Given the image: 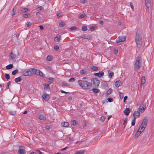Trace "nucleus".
I'll use <instances>...</instances> for the list:
<instances>
[{
	"label": "nucleus",
	"instance_id": "nucleus-33",
	"mask_svg": "<svg viewBox=\"0 0 154 154\" xmlns=\"http://www.w3.org/2000/svg\"><path fill=\"white\" fill-rule=\"evenodd\" d=\"M29 11V10L27 8H23L21 10V11L23 13Z\"/></svg>",
	"mask_w": 154,
	"mask_h": 154
},
{
	"label": "nucleus",
	"instance_id": "nucleus-25",
	"mask_svg": "<svg viewBox=\"0 0 154 154\" xmlns=\"http://www.w3.org/2000/svg\"><path fill=\"white\" fill-rule=\"evenodd\" d=\"M22 80V79L21 77H18V78H16L14 79V81L16 83L18 82H20Z\"/></svg>",
	"mask_w": 154,
	"mask_h": 154
},
{
	"label": "nucleus",
	"instance_id": "nucleus-51",
	"mask_svg": "<svg viewBox=\"0 0 154 154\" xmlns=\"http://www.w3.org/2000/svg\"><path fill=\"white\" fill-rule=\"evenodd\" d=\"M95 27L94 26H92L90 27V29L91 30H94L95 29Z\"/></svg>",
	"mask_w": 154,
	"mask_h": 154
},
{
	"label": "nucleus",
	"instance_id": "nucleus-62",
	"mask_svg": "<svg viewBox=\"0 0 154 154\" xmlns=\"http://www.w3.org/2000/svg\"><path fill=\"white\" fill-rule=\"evenodd\" d=\"M127 96H125L124 98V102L125 103V100L127 99Z\"/></svg>",
	"mask_w": 154,
	"mask_h": 154
},
{
	"label": "nucleus",
	"instance_id": "nucleus-48",
	"mask_svg": "<svg viewBox=\"0 0 154 154\" xmlns=\"http://www.w3.org/2000/svg\"><path fill=\"white\" fill-rule=\"evenodd\" d=\"M130 5L133 11H134V6L132 4L131 2L130 3Z\"/></svg>",
	"mask_w": 154,
	"mask_h": 154
},
{
	"label": "nucleus",
	"instance_id": "nucleus-1",
	"mask_svg": "<svg viewBox=\"0 0 154 154\" xmlns=\"http://www.w3.org/2000/svg\"><path fill=\"white\" fill-rule=\"evenodd\" d=\"M148 122L147 117H145L143 119L140 127L138 128L135 135L136 137H138L141 134L144 130L146 127Z\"/></svg>",
	"mask_w": 154,
	"mask_h": 154
},
{
	"label": "nucleus",
	"instance_id": "nucleus-5",
	"mask_svg": "<svg viewBox=\"0 0 154 154\" xmlns=\"http://www.w3.org/2000/svg\"><path fill=\"white\" fill-rule=\"evenodd\" d=\"M90 83L91 84V86H92L94 87H97L100 84V81L97 78H93L91 80Z\"/></svg>",
	"mask_w": 154,
	"mask_h": 154
},
{
	"label": "nucleus",
	"instance_id": "nucleus-56",
	"mask_svg": "<svg viewBox=\"0 0 154 154\" xmlns=\"http://www.w3.org/2000/svg\"><path fill=\"white\" fill-rule=\"evenodd\" d=\"M23 16L25 18H27L28 17V14H24L23 15Z\"/></svg>",
	"mask_w": 154,
	"mask_h": 154
},
{
	"label": "nucleus",
	"instance_id": "nucleus-17",
	"mask_svg": "<svg viewBox=\"0 0 154 154\" xmlns=\"http://www.w3.org/2000/svg\"><path fill=\"white\" fill-rule=\"evenodd\" d=\"M69 125V123L67 122H63L61 124V126L64 127H67Z\"/></svg>",
	"mask_w": 154,
	"mask_h": 154
},
{
	"label": "nucleus",
	"instance_id": "nucleus-63",
	"mask_svg": "<svg viewBox=\"0 0 154 154\" xmlns=\"http://www.w3.org/2000/svg\"><path fill=\"white\" fill-rule=\"evenodd\" d=\"M60 91L62 93H66V94H67V93H68L67 92H66L63 90H61Z\"/></svg>",
	"mask_w": 154,
	"mask_h": 154
},
{
	"label": "nucleus",
	"instance_id": "nucleus-57",
	"mask_svg": "<svg viewBox=\"0 0 154 154\" xmlns=\"http://www.w3.org/2000/svg\"><path fill=\"white\" fill-rule=\"evenodd\" d=\"M127 121V118H126L125 119V120L124 121L123 125H125L126 122Z\"/></svg>",
	"mask_w": 154,
	"mask_h": 154
},
{
	"label": "nucleus",
	"instance_id": "nucleus-45",
	"mask_svg": "<svg viewBox=\"0 0 154 154\" xmlns=\"http://www.w3.org/2000/svg\"><path fill=\"white\" fill-rule=\"evenodd\" d=\"M62 84L63 86H69V84L66 82H62Z\"/></svg>",
	"mask_w": 154,
	"mask_h": 154
},
{
	"label": "nucleus",
	"instance_id": "nucleus-22",
	"mask_svg": "<svg viewBox=\"0 0 154 154\" xmlns=\"http://www.w3.org/2000/svg\"><path fill=\"white\" fill-rule=\"evenodd\" d=\"M85 152V150H82L76 151L74 154H84Z\"/></svg>",
	"mask_w": 154,
	"mask_h": 154
},
{
	"label": "nucleus",
	"instance_id": "nucleus-8",
	"mask_svg": "<svg viewBox=\"0 0 154 154\" xmlns=\"http://www.w3.org/2000/svg\"><path fill=\"white\" fill-rule=\"evenodd\" d=\"M126 38V37L125 36H119L118 38L116 40V42L117 43L119 42H124Z\"/></svg>",
	"mask_w": 154,
	"mask_h": 154
},
{
	"label": "nucleus",
	"instance_id": "nucleus-12",
	"mask_svg": "<svg viewBox=\"0 0 154 154\" xmlns=\"http://www.w3.org/2000/svg\"><path fill=\"white\" fill-rule=\"evenodd\" d=\"M32 74H39L40 71L39 70H37L34 68H32Z\"/></svg>",
	"mask_w": 154,
	"mask_h": 154
},
{
	"label": "nucleus",
	"instance_id": "nucleus-26",
	"mask_svg": "<svg viewBox=\"0 0 154 154\" xmlns=\"http://www.w3.org/2000/svg\"><path fill=\"white\" fill-rule=\"evenodd\" d=\"M92 91L94 93H96L100 92V90L97 88H93L92 89Z\"/></svg>",
	"mask_w": 154,
	"mask_h": 154
},
{
	"label": "nucleus",
	"instance_id": "nucleus-39",
	"mask_svg": "<svg viewBox=\"0 0 154 154\" xmlns=\"http://www.w3.org/2000/svg\"><path fill=\"white\" fill-rule=\"evenodd\" d=\"M48 80L51 83H52L54 80V78L51 77H49L48 79Z\"/></svg>",
	"mask_w": 154,
	"mask_h": 154
},
{
	"label": "nucleus",
	"instance_id": "nucleus-37",
	"mask_svg": "<svg viewBox=\"0 0 154 154\" xmlns=\"http://www.w3.org/2000/svg\"><path fill=\"white\" fill-rule=\"evenodd\" d=\"M16 112L15 111H10V114L12 115H14L16 114Z\"/></svg>",
	"mask_w": 154,
	"mask_h": 154
},
{
	"label": "nucleus",
	"instance_id": "nucleus-43",
	"mask_svg": "<svg viewBox=\"0 0 154 154\" xmlns=\"http://www.w3.org/2000/svg\"><path fill=\"white\" fill-rule=\"evenodd\" d=\"M75 79L74 78H71L69 80V82H72L74 81Z\"/></svg>",
	"mask_w": 154,
	"mask_h": 154
},
{
	"label": "nucleus",
	"instance_id": "nucleus-18",
	"mask_svg": "<svg viewBox=\"0 0 154 154\" xmlns=\"http://www.w3.org/2000/svg\"><path fill=\"white\" fill-rule=\"evenodd\" d=\"M11 59L12 60L16 58V55L15 54L13 53L12 51H11L9 53Z\"/></svg>",
	"mask_w": 154,
	"mask_h": 154
},
{
	"label": "nucleus",
	"instance_id": "nucleus-24",
	"mask_svg": "<svg viewBox=\"0 0 154 154\" xmlns=\"http://www.w3.org/2000/svg\"><path fill=\"white\" fill-rule=\"evenodd\" d=\"M87 70L85 69H83L82 70H81L80 71V73L81 75L83 74H86L87 73Z\"/></svg>",
	"mask_w": 154,
	"mask_h": 154
},
{
	"label": "nucleus",
	"instance_id": "nucleus-41",
	"mask_svg": "<svg viewBox=\"0 0 154 154\" xmlns=\"http://www.w3.org/2000/svg\"><path fill=\"white\" fill-rule=\"evenodd\" d=\"M5 78L7 79H8L10 78V75L9 74L7 73H5Z\"/></svg>",
	"mask_w": 154,
	"mask_h": 154
},
{
	"label": "nucleus",
	"instance_id": "nucleus-32",
	"mask_svg": "<svg viewBox=\"0 0 154 154\" xmlns=\"http://www.w3.org/2000/svg\"><path fill=\"white\" fill-rule=\"evenodd\" d=\"M91 69L94 71H96L98 70V68L96 66H92L91 67Z\"/></svg>",
	"mask_w": 154,
	"mask_h": 154
},
{
	"label": "nucleus",
	"instance_id": "nucleus-28",
	"mask_svg": "<svg viewBox=\"0 0 154 154\" xmlns=\"http://www.w3.org/2000/svg\"><path fill=\"white\" fill-rule=\"evenodd\" d=\"M13 67L12 64H10L6 66V68L7 69H10L12 68Z\"/></svg>",
	"mask_w": 154,
	"mask_h": 154
},
{
	"label": "nucleus",
	"instance_id": "nucleus-31",
	"mask_svg": "<svg viewBox=\"0 0 154 154\" xmlns=\"http://www.w3.org/2000/svg\"><path fill=\"white\" fill-rule=\"evenodd\" d=\"M18 70L17 69H16L12 72V74L13 75H14L18 73Z\"/></svg>",
	"mask_w": 154,
	"mask_h": 154
},
{
	"label": "nucleus",
	"instance_id": "nucleus-9",
	"mask_svg": "<svg viewBox=\"0 0 154 154\" xmlns=\"http://www.w3.org/2000/svg\"><path fill=\"white\" fill-rule=\"evenodd\" d=\"M140 112L138 110H137V111L134 112L133 114L134 118L136 119L137 118L140 117Z\"/></svg>",
	"mask_w": 154,
	"mask_h": 154
},
{
	"label": "nucleus",
	"instance_id": "nucleus-14",
	"mask_svg": "<svg viewBox=\"0 0 154 154\" xmlns=\"http://www.w3.org/2000/svg\"><path fill=\"white\" fill-rule=\"evenodd\" d=\"M122 84V82L120 81L119 80L116 81L115 83V85L117 87H119Z\"/></svg>",
	"mask_w": 154,
	"mask_h": 154
},
{
	"label": "nucleus",
	"instance_id": "nucleus-42",
	"mask_svg": "<svg viewBox=\"0 0 154 154\" xmlns=\"http://www.w3.org/2000/svg\"><path fill=\"white\" fill-rule=\"evenodd\" d=\"M135 120L136 119H134L133 120H132V122H131V125L132 126H133L134 125L135 123Z\"/></svg>",
	"mask_w": 154,
	"mask_h": 154
},
{
	"label": "nucleus",
	"instance_id": "nucleus-20",
	"mask_svg": "<svg viewBox=\"0 0 154 154\" xmlns=\"http://www.w3.org/2000/svg\"><path fill=\"white\" fill-rule=\"evenodd\" d=\"M39 119L42 120H45L46 117L44 115L42 114H39L38 116Z\"/></svg>",
	"mask_w": 154,
	"mask_h": 154
},
{
	"label": "nucleus",
	"instance_id": "nucleus-40",
	"mask_svg": "<svg viewBox=\"0 0 154 154\" xmlns=\"http://www.w3.org/2000/svg\"><path fill=\"white\" fill-rule=\"evenodd\" d=\"M114 73L113 72H111L109 74V77L110 78H111L113 76Z\"/></svg>",
	"mask_w": 154,
	"mask_h": 154
},
{
	"label": "nucleus",
	"instance_id": "nucleus-44",
	"mask_svg": "<svg viewBox=\"0 0 154 154\" xmlns=\"http://www.w3.org/2000/svg\"><path fill=\"white\" fill-rule=\"evenodd\" d=\"M118 52V50L117 48H114V53L115 54H117Z\"/></svg>",
	"mask_w": 154,
	"mask_h": 154
},
{
	"label": "nucleus",
	"instance_id": "nucleus-34",
	"mask_svg": "<svg viewBox=\"0 0 154 154\" xmlns=\"http://www.w3.org/2000/svg\"><path fill=\"white\" fill-rule=\"evenodd\" d=\"M65 25V23L63 22H62L59 23V26L60 27H63Z\"/></svg>",
	"mask_w": 154,
	"mask_h": 154
},
{
	"label": "nucleus",
	"instance_id": "nucleus-60",
	"mask_svg": "<svg viewBox=\"0 0 154 154\" xmlns=\"http://www.w3.org/2000/svg\"><path fill=\"white\" fill-rule=\"evenodd\" d=\"M31 23L30 22H28L27 23V24H26L27 26V27H29L31 25Z\"/></svg>",
	"mask_w": 154,
	"mask_h": 154
},
{
	"label": "nucleus",
	"instance_id": "nucleus-16",
	"mask_svg": "<svg viewBox=\"0 0 154 154\" xmlns=\"http://www.w3.org/2000/svg\"><path fill=\"white\" fill-rule=\"evenodd\" d=\"M61 39V36L59 35H57V36L54 38V40L55 42H59Z\"/></svg>",
	"mask_w": 154,
	"mask_h": 154
},
{
	"label": "nucleus",
	"instance_id": "nucleus-7",
	"mask_svg": "<svg viewBox=\"0 0 154 154\" xmlns=\"http://www.w3.org/2000/svg\"><path fill=\"white\" fill-rule=\"evenodd\" d=\"M146 103H143L141 105H140L139 108L137 110L140 111V112H144L146 108Z\"/></svg>",
	"mask_w": 154,
	"mask_h": 154
},
{
	"label": "nucleus",
	"instance_id": "nucleus-19",
	"mask_svg": "<svg viewBox=\"0 0 154 154\" xmlns=\"http://www.w3.org/2000/svg\"><path fill=\"white\" fill-rule=\"evenodd\" d=\"M83 38L90 39L91 38V36L87 35H83L80 37Z\"/></svg>",
	"mask_w": 154,
	"mask_h": 154
},
{
	"label": "nucleus",
	"instance_id": "nucleus-15",
	"mask_svg": "<svg viewBox=\"0 0 154 154\" xmlns=\"http://www.w3.org/2000/svg\"><path fill=\"white\" fill-rule=\"evenodd\" d=\"M130 112L131 110L130 109L128 108H126V109L124 111V112L125 115L128 116L129 115Z\"/></svg>",
	"mask_w": 154,
	"mask_h": 154
},
{
	"label": "nucleus",
	"instance_id": "nucleus-35",
	"mask_svg": "<svg viewBox=\"0 0 154 154\" xmlns=\"http://www.w3.org/2000/svg\"><path fill=\"white\" fill-rule=\"evenodd\" d=\"M119 97H120V98L121 99H122L123 97H124L123 94L122 93L119 92Z\"/></svg>",
	"mask_w": 154,
	"mask_h": 154
},
{
	"label": "nucleus",
	"instance_id": "nucleus-6",
	"mask_svg": "<svg viewBox=\"0 0 154 154\" xmlns=\"http://www.w3.org/2000/svg\"><path fill=\"white\" fill-rule=\"evenodd\" d=\"M32 68L25 69L22 72V73L23 75L27 76L31 75L32 74Z\"/></svg>",
	"mask_w": 154,
	"mask_h": 154
},
{
	"label": "nucleus",
	"instance_id": "nucleus-13",
	"mask_svg": "<svg viewBox=\"0 0 154 154\" xmlns=\"http://www.w3.org/2000/svg\"><path fill=\"white\" fill-rule=\"evenodd\" d=\"M94 75L95 76H97L100 77L103 75L104 72L103 71H101L99 72L95 73Z\"/></svg>",
	"mask_w": 154,
	"mask_h": 154
},
{
	"label": "nucleus",
	"instance_id": "nucleus-21",
	"mask_svg": "<svg viewBox=\"0 0 154 154\" xmlns=\"http://www.w3.org/2000/svg\"><path fill=\"white\" fill-rule=\"evenodd\" d=\"M25 151L24 149H20L18 151V154H24Z\"/></svg>",
	"mask_w": 154,
	"mask_h": 154
},
{
	"label": "nucleus",
	"instance_id": "nucleus-50",
	"mask_svg": "<svg viewBox=\"0 0 154 154\" xmlns=\"http://www.w3.org/2000/svg\"><path fill=\"white\" fill-rule=\"evenodd\" d=\"M57 16L58 17H61L62 15L61 13H59L57 14Z\"/></svg>",
	"mask_w": 154,
	"mask_h": 154
},
{
	"label": "nucleus",
	"instance_id": "nucleus-55",
	"mask_svg": "<svg viewBox=\"0 0 154 154\" xmlns=\"http://www.w3.org/2000/svg\"><path fill=\"white\" fill-rule=\"evenodd\" d=\"M76 28V27L73 26V27L70 28V29L71 30H73L75 29Z\"/></svg>",
	"mask_w": 154,
	"mask_h": 154
},
{
	"label": "nucleus",
	"instance_id": "nucleus-58",
	"mask_svg": "<svg viewBox=\"0 0 154 154\" xmlns=\"http://www.w3.org/2000/svg\"><path fill=\"white\" fill-rule=\"evenodd\" d=\"M81 1L83 4H85L86 2L87 1L86 0H81Z\"/></svg>",
	"mask_w": 154,
	"mask_h": 154
},
{
	"label": "nucleus",
	"instance_id": "nucleus-59",
	"mask_svg": "<svg viewBox=\"0 0 154 154\" xmlns=\"http://www.w3.org/2000/svg\"><path fill=\"white\" fill-rule=\"evenodd\" d=\"M108 100L109 102H111L113 101V99L111 98H109L108 99Z\"/></svg>",
	"mask_w": 154,
	"mask_h": 154
},
{
	"label": "nucleus",
	"instance_id": "nucleus-27",
	"mask_svg": "<svg viewBox=\"0 0 154 154\" xmlns=\"http://www.w3.org/2000/svg\"><path fill=\"white\" fill-rule=\"evenodd\" d=\"M141 83L143 85L145 83V76H143L142 77L141 80Z\"/></svg>",
	"mask_w": 154,
	"mask_h": 154
},
{
	"label": "nucleus",
	"instance_id": "nucleus-23",
	"mask_svg": "<svg viewBox=\"0 0 154 154\" xmlns=\"http://www.w3.org/2000/svg\"><path fill=\"white\" fill-rule=\"evenodd\" d=\"M146 5L148 11L149 10V8L151 6L150 2H146Z\"/></svg>",
	"mask_w": 154,
	"mask_h": 154
},
{
	"label": "nucleus",
	"instance_id": "nucleus-61",
	"mask_svg": "<svg viewBox=\"0 0 154 154\" xmlns=\"http://www.w3.org/2000/svg\"><path fill=\"white\" fill-rule=\"evenodd\" d=\"M36 152L38 154H43L42 153L38 150H37Z\"/></svg>",
	"mask_w": 154,
	"mask_h": 154
},
{
	"label": "nucleus",
	"instance_id": "nucleus-36",
	"mask_svg": "<svg viewBox=\"0 0 154 154\" xmlns=\"http://www.w3.org/2000/svg\"><path fill=\"white\" fill-rule=\"evenodd\" d=\"M86 16V15L84 13L81 14L79 17V18L81 19L84 18L85 16Z\"/></svg>",
	"mask_w": 154,
	"mask_h": 154
},
{
	"label": "nucleus",
	"instance_id": "nucleus-52",
	"mask_svg": "<svg viewBox=\"0 0 154 154\" xmlns=\"http://www.w3.org/2000/svg\"><path fill=\"white\" fill-rule=\"evenodd\" d=\"M54 48L55 50H57L59 49V47L57 45H55L54 46Z\"/></svg>",
	"mask_w": 154,
	"mask_h": 154
},
{
	"label": "nucleus",
	"instance_id": "nucleus-29",
	"mask_svg": "<svg viewBox=\"0 0 154 154\" xmlns=\"http://www.w3.org/2000/svg\"><path fill=\"white\" fill-rule=\"evenodd\" d=\"M53 57L51 56H48L47 57V59L48 61H51L53 60Z\"/></svg>",
	"mask_w": 154,
	"mask_h": 154
},
{
	"label": "nucleus",
	"instance_id": "nucleus-2",
	"mask_svg": "<svg viewBox=\"0 0 154 154\" xmlns=\"http://www.w3.org/2000/svg\"><path fill=\"white\" fill-rule=\"evenodd\" d=\"M79 85L83 89H89L91 86V84L86 81L79 80Z\"/></svg>",
	"mask_w": 154,
	"mask_h": 154
},
{
	"label": "nucleus",
	"instance_id": "nucleus-38",
	"mask_svg": "<svg viewBox=\"0 0 154 154\" xmlns=\"http://www.w3.org/2000/svg\"><path fill=\"white\" fill-rule=\"evenodd\" d=\"M82 29L83 31H85L87 30V28L86 26H83L82 27Z\"/></svg>",
	"mask_w": 154,
	"mask_h": 154
},
{
	"label": "nucleus",
	"instance_id": "nucleus-47",
	"mask_svg": "<svg viewBox=\"0 0 154 154\" xmlns=\"http://www.w3.org/2000/svg\"><path fill=\"white\" fill-rule=\"evenodd\" d=\"M40 76L44 77L45 76V75L42 72L40 71V72L39 74Z\"/></svg>",
	"mask_w": 154,
	"mask_h": 154
},
{
	"label": "nucleus",
	"instance_id": "nucleus-30",
	"mask_svg": "<svg viewBox=\"0 0 154 154\" xmlns=\"http://www.w3.org/2000/svg\"><path fill=\"white\" fill-rule=\"evenodd\" d=\"M112 92V90L111 88H109L106 92V94L107 95L110 94Z\"/></svg>",
	"mask_w": 154,
	"mask_h": 154
},
{
	"label": "nucleus",
	"instance_id": "nucleus-54",
	"mask_svg": "<svg viewBox=\"0 0 154 154\" xmlns=\"http://www.w3.org/2000/svg\"><path fill=\"white\" fill-rule=\"evenodd\" d=\"M11 83V82H8L7 86L6 87L7 88H9V86L10 85Z\"/></svg>",
	"mask_w": 154,
	"mask_h": 154
},
{
	"label": "nucleus",
	"instance_id": "nucleus-3",
	"mask_svg": "<svg viewBox=\"0 0 154 154\" xmlns=\"http://www.w3.org/2000/svg\"><path fill=\"white\" fill-rule=\"evenodd\" d=\"M135 42L138 47L140 46L142 43V39L139 32H137L135 37Z\"/></svg>",
	"mask_w": 154,
	"mask_h": 154
},
{
	"label": "nucleus",
	"instance_id": "nucleus-53",
	"mask_svg": "<svg viewBox=\"0 0 154 154\" xmlns=\"http://www.w3.org/2000/svg\"><path fill=\"white\" fill-rule=\"evenodd\" d=\"M49 87V84H45V89L48 88Z\"/></svg>",
	"mask_w": 154,
	"mask_h": 154
},
{
	"label": "nucleus",
	"instance_id": "nucleus-46",
	"mask_svg": "<svg viewBox=\"0 0 154 154\" xmlns=\"http://www.w3.org/2000/svg\"><path fill=\"white\" fill-rule=\"evenodd\" d=\"M105 119V117L103 116H102L100 118V121L102 122H103Z\"/></svg>",
	"mask_w": 154,
	"mask_h": 154
},
{
	"label": "nucleus",
	"instance_id": "nucleus-11",
	"mask_svg": "<svg viewBox=\"0 0 154 154\" xmlns=\"http://www.w3.org/2000/svg\"><path fill=\"white\" fill-rule=\"evenodd\" d=\"M18 11V9L17 7H15L14 8L11 12V14L12 15H15Z\"/></svg>",
	"mask_w": 154,
	"mask_h": 154
},
{
	"label": "nucleus",
	"instance_id": "nucleus-4",
	"mask_svg": "<svg viewBox=\"0 0 154 154\" xmlns=\"http://www.w3.org/2000/svg\"><path fill=\"white\" fill-rule=\"evenodd\" d=\"M141 59L140 57L138 56L136 59L135 64L134 66V70H138L140 67L141 64Z\"/></svg>",
	"mask_w": 154,
	"mask_h": 154
},
{
	"label": "nucleus",
	"instance_id": "nucleus-49",
	"mask_svg": "<svg viewBox=\"0 0 154 154\" xmlns=\"http://www.w3.org/2000/svg\"><path fill=\"white\" fill-rule=\"evenodd\" d=\"M72 124L73 125L75 126L77 124V122L75 120H73L72 121Z\"/></svg>",
	"mask_w": 154,
	"mask_h": 154
},
{
	"label": "nucleus",
	"instance_id": "nucleus-10",
	"mask_svg": "<svg viewBox=\"0 0 154 154\" xmlns=\"http://www.w3.org/2000/svg\"><path fill=\"white\" fill-rule=\"evenodd\" d=\"M43 98L46 101H47L49 99V97L48 94L45 93H44L42 95Z\"/></svg>",
	"mask_w": 154,
	"mask_h": 154
},
{
	"label": "nucleus",
	"instance_id": "nucleus-64",
	"mask_svg": "<svg viewBox=\"0 0 154 154\" xmlns=\"http://www.w3.org/2000/svg\"><path fill=\"white\" fill-rule=\"evenodd\" d=\"M50 129V127L48 126H47L46 127V129L47 130H49Z\"/></svg>",
	"mask_w": 154,
	"mask_h": 154
}]
</instances>
